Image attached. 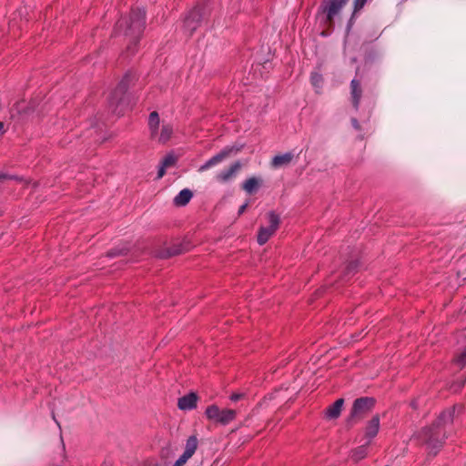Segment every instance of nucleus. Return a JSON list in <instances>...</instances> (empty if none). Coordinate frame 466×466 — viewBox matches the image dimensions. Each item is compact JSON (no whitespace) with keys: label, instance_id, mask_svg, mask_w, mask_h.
<instances>
[{"label":"nucleus","instance_id":"obj_1","mask_svg":"<svg viewBox=\"0 0 466 466\" xmlns=\"http://www.w3.org/2000/svg\"><path fill=\"white\" fill-rule=\"evenodd\" d=\"M461 410L462 406L460 404L444 410L431 425L422 428L416 434V438L435 455L447 438L446 427L453 421L455 414H459Z\"/></svg>","mask_w":466,"mask_h":466},{"label":"nucleus","instance_id":"obj_2","mask_svg":"<svg viewBox=\"0 0 466 466\" xmlns=\"http://www.w3.org/2000/svg\"><path fill=\"white\" fill-rule=\"evenodd\" d=\"M145 16L144 9H132L128 17H121L116 24L115 33L116 35L123 34L130 38L127 49L132 54L145 29Z\"/></svg>","mask_w":466,"mask_h":466},{"label":"nucleus","instance_id":"obj_3","mask_svg":"<svg viewBox=\"0 0 466 466\" xmlns=\"http://www.w3.org/2000/svg\"><path fill=\"white\" fill-rule=\"evenodd\" d=\"M136 80V76L127 72L125 74L116 89L111 93L108 104L112 113L120 116L124 114L128 106V97L127 91L132 82Z\"/></svg>","mask_w":466,"mask_h":466},{"label":"nucleus","instance_id":"obj_4","mask_svg":"<svg viewBox=\"0 0 466 466\" xmlns=\"http://www.w3.org/2000/svg\"><path fill=\"white\" fill-rule=\"evenodd\" d=\"M349 0H322L319 13L325 15L324 23L332 25L334 18L341 12Z\"/></svg>","mask_w":466,"mask_h":466},{"label":"nucleus","instance_id":"obj_5","mask_svg":"<svg viewBox=\"0 0 466 466\" xmlns=\"http://www.w3.org/2000/svg\"><path fill=\"white\" fill-rule=\"evenodd\" d=\"M208 8L205 5H196L186 16L184 20V27L189 35L198 28L201 21L208 14Z\"/></svg>","mask_w":466,"mask_h":466},{"label":"nucleus","instance_id":"obj_6","mask_svg":"<svg viewBox=\"0 0 466 466\" xmlns=\"http://www.w3.org/2000/svg\"><path fill=\"white\" fill-rule=\"evenodd\" d=\"M268 226L260 227L258 234V243L262 246L277 231L280 223V218L275 211H269L267 214Z\"/></svg>","mask_w":466,"mask_h":466},{"label":"nucleus","instance_id":"obj_7","mask_svg":"<svg viewBox=\"0 0 466 466\" xmlns=\"http://www.w3.org/2000/svg\"><path fill=\"white\" fill-rule=\"evenodd\" d=\"M242 148V146L237 147V146H231V147H224L219 153L213 156L211 158H209L208 161H206L203 165H201L198 168L199 172L206 171L212 167H215L221 163L224 159H226L228 157L231 156L234 153H238Z\"/></svg>","mask_w":466,"mask_h":466},{"label":"nucleus","instance_id":"obj_8","mask_svg":"<svg viewBox=\"0 0 466 466\" xmlns=\"http://www.w3.org/2000/svg\"><path fill=\"white\" fill-rule=\"evenodd\" d=\"M375 404V400L370 397H361L356 399L353 402L350 411L351 417H357L369 412Z\"/></svg>","mask_w":466,"mask_h":466},{"label":"nucleus","instance_id":"obj_9","mask_svg":"<svg viewBox=\"0 0 466 466\" xmlns=\"http://www.w3.org/2000/svg\"><path fill=\"white\" fill-rule=\"evenodd\" d=\"M198 446V438L195 435L190 436L186 442L185 451L172 466H184L193 456Z\"/></svg>","mask_w":466,"mask_h":466},{"label":"nucleus","instance_id":"obj_10","mask_svg":"<svg viewBox=\"0 0 466 466\" xmlns=\"http://www.w3.org/2000/svg\"><path fill=\"white\" fill-rule=\"evenodd\" d=\"M240 168H241L240 162L236 161L232 165H230V167H228V168L221 170L217 175L216 178L218 181H220V182H228L238 174V172L240 170Z\"/></svg>","mask_w":466,"mask_h":466},{"label":"nucleus","instance_id":"obj_11","mask_svg":"<svg viewBox=\"0 0 466 466\" xmlns=\"http://www.w3.org/2000/svg\"><path fill=\"white\" fill-rule=\"evenodd\" d=\"M198 395L195 392H190L177 400V407L181 410H191L197 407Z\"/></svg>","mask_w":466,"mask_h":466},{"label":"nucleus","instance_id":"obj_12","mask_svg":"<svg viewBox=\"0 0 466 466\" xmlns=\"http://www.w3.org/2000/svg\"><path fill=\"white\" fill-rule=\"evenodd\" d=\"M380 430V417L375 415L367 423L365 428V438L367 439V444H370L371 440L378 434Z\"/></svg>","mask_w":466,"mask_h":466},{"label":"nucleus","instance_id":"obj_13","mask_svg":"<svg viewBox=\"0 0 466 466\" xmlns=\"http://www.w3.org/2000/svg\"><path fill=\"white\" fill-rule=\"evenodd\" d=\"M350 95H351V101L354 108L356 110L359 109L360 102L362 96V89L360 86V83L357 79H352L350 82Z\"/></svg>","mask_w":466,"mask_h":466},{"label":"nucleus","instance_id":"obj_14","mask_svg":"<svg viewBox=\"0 0 466 466\" xmlns=\"http://www.w3.org/2000/svg\"><path fill=\"white\" fill-rule=\"evenodd\" d=\"M344 404L343 399H338L332 405L329 406L325 411V417L328 420L338 419L340 415Z\"/></svg>","mask_w":466,"mask_h":466},{"label":"nucleus","instance_id":"obj_15","mask_svg":"<svg viewBox=\"0 0 466 466\" xmlns=\"http://www.w3.org/2000/svg\"><path fill=\"white\" fill-rule=\"evenodd\" d=\"M159 124L160 119L158 113L157 111L151 112L148 117V127L151 138H157Z\"/></svg>","mask_w":466,"mask_h":466},{"label":"nucleus","instance_id":"obj_16","mask_svg":"<svg viewBox=\"0 0 466 466\" xmlns=\"http://www.w3.org/2000/svg\"><path fill=\"white\" fill-rule=\"evenodd\" d=\"M192 197V191L188 188H184L174 198V204L177 207L186 206Z\"/></svg>","mask_w":466,"mask_h":466},{"label":"nucleus","instance_id":"obj_17","mask_svg":"<svg viewBox=\"0 0 466 466\" xmlns=\"http://www.w3.org/2000/svg\"><path fill=\"white\" fill-rule=\"evenodd\" d=\"M293 157L294 156L291 152H287L282 155L275 156L272 158L271 163L274 167H280L289 165L292 161Z\"/></svg>","mask_w":466,"mask_h":466},{"label":"nucleus","instance_id":"obj_18","mask_svg":"<svg viewBox=\"0 0 466 466\" xmlns=\"http://www.w3.org/2000/svg\"><path fill=\"white\" fill-rule=\"evenodd\" d=\"M236 414V410L231 409L221 410L217 422L222 425H228V423L235 420Z\"/></svg>","mask_w":466,"mask_h":466},{"label":"nucleus","instance_id":"obj_19","mask_svg":"<svg viewBox=\"0 0 466 466\" xmlns=\"http://www.w3.org/2000/svg\"><path fill=\"white\" fill-rule=\"evenodd\" d=\"M260 186V180L255 177L248 178L242 185V188L249 195L255 193Z\"/></svg>","mask_w":466,"mask_h":466},{"label":"nucleus","instance_id":"obj_20","mask_svg":"<svg viewBox=\"0 0 466 466\" xmlns=\"http://www.w3.org/2000/svg\"><path fill=\"white\" fill-rule=\"evenodd\" d=\"M172 133H173L172 126L169 124H163L161 127L160 134L157 133V138H154V139L157 140L159 143L164 144L170 139Z\"/></svg>","mask_w":466,"mask_h":466},{"label":"nucleus","instance_id":"obj_21","mask_svg":"<svg viewBox=\"0 0 466 466\" xmlns=\"http://www.w3.org/2000/svg\"><path fill=\"white\" fill-rule=\"evenodd\" d=\"M221 410L217 405H210L207 408L205 413L208 420H214L217 422L219 412Z\"/></svg>","mask_w":466,"mask_h":466},{"label":"nucleus","instance_id":"obj_22","mask_svg":"<svg viewBox=\"0 0 466 466\" xmlns=\"http://www.w3.org/2000/svg\"><path fill=\"white\" fill-rule=\"evenodd\" d=\"M310 83L314 86V88L319 92V89L322 88L323 77L318 72H312L310 75Z\"/></svg>","mask_w":466,"mask_h":466},{"label":"nucleus","instance_id":"obj_23","mask_svg":"<svg viewBox=\"0 0 466 466\" xmlns=\"http://www.w3.org/2000/svg\"><path fill=\"white\" fill-rule=\"evenodd\" d=\"M369 444H367V441L365 442V444L358 447L357 449H355L353 451H352V459L354 461H360L363 458L366 457L367 455V447H368Z\"/></svg>","mask_w":466,"mask_h":466},{"label":"nucleus","instance_id":"obj_24","mask_svg":"<svg viewBox=\"0 0 466 466\" xmlns=\"http://www.w3.org/2000/svg\"><path fill=\"white\" fill-rule=\"evenodd\" d=\"M176 163V157L173 155H167L164 157L161 164L166 167H172Z\"/></svg>","mask_w":466,"mask_h":466},{"label":"nucleus","instance_id":"obj_25","mask_svg":"<svg viewBox=\"0 0 466 466\" xmlns=\"http://www.w3.org/2000/svg\"><path fill=\"white\" fill-rule=\"evenodd\" d=\"M456 362L459 366L463 367L466 364V348L456 358Z\"/></svg>","mask_w":466,"mask_h":466},{"label":"nucleus","instance_id":"obj_26","mask_svg":"<svg viewBox=\"0 0 466 466\" xmlns=\"http://www.w3.org/2000/svg\"><path fill=\"white\" fill-rule=\"evenodd\" d=\"M185 249L182 248L174 247L167 250V257L176 256L183 252Z\"/></svg>","mask_w":466,"mask_h":466},{"label":"nucleus","instance_id":"obj_27","mask_svg":"<svg viewBox=\"0 0 466 466\" xmlns=\"http://www.w3.org/2000/svg\"><path fill=\"white\" fill-rule=\"evenodd\" d=\"M367 0H355L354 1V12L359 11L361 9L364 5L366 4Z\"/></svg>","mask_w":466,"mask_h":466},{"label":"nucleus","instance_id":"obj_28","mask_svg":"<svg viewBox=\"0 0 466 466\" xmlns=\"http://www.w3.org/2000/svg\"><path fill=\"white\" fill-rule=\"evenodd\" d=\"M245 394L243 393H233L231 396H230V400L234 402L236 401H238L239 400H241L242 398H244Z\"/></svg>","mask_w":466,"mask_h":466},{"label":"nucleus","instance_id":"obj_29","mask_svg":"<svg viewBox=\"0 0 466 466\" xmlns=\"http://www.w3.org/2000/svg\"><path fill=\"white\" fill-rule=\"evenodd\" d=\"M357 268V262H350L347 266V274H351Z\"/></svg>","mask_w":466,"mask_h":466},{"label":"nucleus","instance_id":"obj_30","mask_svg":"<svg viewBox=\"0 0 466 466\" xmlns=\"http://www.w3.org/2000/svg\"><path fill=\"white\" fill-rule=\"evenodd\" d=\"M167 168V167H166L165 166L160 164V167H159L158 171H157V178L158 179L164 177Z\"/></svg>","mask_w":466,"mask_h":466},{"label":"nucleus","instance_id":"obj_31","mask_svg":"<svg viewBox=\"0 0 466 466\" xmlns=\"http://www.w3.org/2000/svg\"><path fill=\"white\" fill-rule=\"evenodd\" d=\"M351 123L355 129H357V130L360 129V124H359V121L357 120V118H352Z\"/></svg>","mask_w":466,"mask_h":466},{"label":"nucleus","instance_id":"obj_32","mask_svg":"<svg viewBox=\"0 0 466 466\" xmlns=\"http://www.w3.org/2000/svg\"><path fill=\"white\" fill-rule=\"evenodd\" d=\"M247 207H248V203H245L242 206H240L239 208H238V215L243 214L245 212Z\"/></svg>","mask_w":466,"mask_h":466},{"label":"nucleus","instance_id":"obj_33","mask_svg":"<svg viewBox=\"0 0 466 466\" xmlns=\"http://www.w3.org/2000/svg\"><path fill=\"white\" fill-rule=\"evenodd\" d=\"M119 253L116 252V250H111L107 253V256L108 257H115V256H117Z\"/></svg>","mask_w":466,"mask_h":466},{"label":"nucleus","instance_id":"obj_34","mask_svg":"<svg viewBox=\"0 0 466 466\" xmlns=\"http://www.w3.org/2000/svg\"><path fill=\"white\" fill-rule=\"evenodd\" d=\"M4 132V123L0 121V133Z\"/></svg>","mask_w":466,"mask_h":466}]
</instances>
